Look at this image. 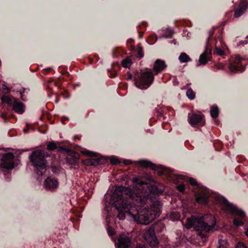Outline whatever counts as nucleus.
I'll return each mask as SVG.
<instances>
[{
  "instance_id": "nucleus-1",
  "label": "nucleus",
  "mask_w": 248,
  "mask_h": 248,
  "mask_svg": "<svg viewBox=\"0 0 248 248\" xmlns=\"http://www.w3.org/2000/svg\"><path fill=\"white\" fill-rule=\"evenodd\" d=\"M133 182L144 189L145 191H137L131 196L124 195L125 187H116L111 195L104 196V214L106 215L107 232L109 236L115 234L113 228L109 224L118 218L124 219L126 216L131 217L138 223L147 225L158 217L161 213L162 204L159 201L160 190L138 177Z\"/></svg>"
},
{
  "instance_id": "nucleus-2",
  "label": "nucleus",
  "mask_w": 248,
  "mask_h": 248,
  "mask_svg": "<svg viewBox=\"0 0 248 248\" xmlns=\"http://www.w3.org/2000/svg\"><path fill=\"white\" fill-rule=\"evenodd\" d=\"M216 224L215 217L211 214H195L191 215L186 219V227L193 228L197 235L205 241L208 237V233L212 231Z\"/></svg>"
},
{
  "instance_id": "nucleus-3",
  "label": "nucleus",
  "mask_w": 248,
  "mask_h": 248,
  "mask_svg": "<svg viewBox=\"0 0 248 248\" xmlns=\"http://www.w3.org/2000/svg\"><path fill=\"white\" fill-rule=\"evenodd\" d=\"M50 155L41 150L34 151L29 156V159L34 168V171L39 176H46L50 169L47 166L46 158Z\"/></svg>"
},
{
  "instance_id": "nucleus-4",
  "label": "nucleus",
  "mask_w": 248,
  "mask_h": 248,
  "mask_svg": "<svg viewBox=\"0 0 248 248\" xmlns=\"http://www.w3.org/2000/svg\"><path fill=\"white\" fill-rule=\"evenodd\" d=\"M218 202L221 204L227 211L236 217L233 219V224L236 226H241L244 224V221H246L245 213L241 209L235 207L224 197L218 195L217 197Z\"/></svg>"
},
{
  "instance_id": "nucleus-5",
  "label": "nucleus",
  "mask_w": 248,
  "mask_h": 248,
  "mask_svg": "<svg viewBox=\"0 0 248 248\" xmlns=\"http://www.w3.org/2000/svg\"><path fill=\"white\" fill-rule=\"evenodd\" d=\"M189 182L191 186L197 189V191L195 192L196 201L199 203L207 205L210 196L209 190L198 183L193 178H189Z\"/></svg>"
},
{
  "instance_id": "nucleus-6",
  "label": "nucleus",
  "mask_w": 248,
  "mask_h": 248,
  "mask_svg": "<svg viewBox=\"0 0 248 248\" xmlns=\"http://www.w3.org/2000/svg\"><path fill=\"white\" fill-rule=\"evenodd\" d=\"M154 80V77L152 72L146 71L142 73L139 78H134V84L140 89L144 90L149 88Z\"/></svg>"
},
{
  "instance_id": "nucleus-7",
  "label": "nucleus",
  "mask_w": 248,
  "mask_h": 248,
  "mask_svg": "<svg viewBox=\"0 0 248 248\" xmlns=\"http://www.w3.org/2000/svg\"><path fill=\"white\" fill-rule=\"evenodd\" d=\"M139 164L144 168H150L152 170L157 171L160 176L165 175L168 177H171L172 170L161 165H156L148 160H140Z\"/></svg>"
},
{
  "instance_id": "nucleus-8",
  "label": "nucleus",
  "mask_w": 248,
  "mask_h": 248,
  "mask_svg": "<svg viewBox=\"0 0 248 248\" xmlns=\"http://www.w3.org/2000/svg\"><path fill=\"white\" fill-rule=\"evenodd\" d=\"M213 31H209V35L206 41L205 49L204 52L201 54L200 56L199 60V63L197 64L198 66L205 65L207 62L211 60L212 46L210 45V41L213 38Z\"/></svg>"
},
{
  "instance_id": "nucleus-9",
  "label": "nucleus",
  "mask_w": 248,
  "mask_h": 248,
  "mask_svg": "<svg viewBox=\"0 0 248 248\" xmlns=\"http://www.w3.org/2000/svg\"><path fill=\"white\" fill-rule=\"evenodd\" d=\"M1 101L3 103L7 104L9 106H13L14 111L20 114L24 112V105L15 97L11 96L3 95L1 97Z\"/></svg>"
},
{
  "instance_id": "nucleus-10",
  "label": "nucleus",
  "mask_w": 248,
  "mask_h": 248,
  "mask_svg": "<svg viewBox=\"0 0 248 248\" xmlns=\"http://www.w3.org/2000/svg\"><path fill=\"white\" fill-rule=\"evenodd\" d=\"M83 154L92 157V158L85 160V164L88 166H97L105 162V159L95 152L85 150L83 151Z\"/></svg>"
},
{
  "instance_id": "nucleus-11",
  "label": "nucleus",
  "mask_w": 248,
  "mask_h": 248,
  "mask_svg": "<svg viewBox=\"0 0 248 248\" xmlns=\"http://www.w3.org/2000/svg\"><path fill=\"white\" fill-rule=\"evenodd\" d=\"M14 159L15 155L12 153L3 154L0 158V168L8 170L13 169L16 166L14 162Z\"/></svg>"
},
{
  "instance_id": "nucleus-12",
  "label": "nucleus",
  "mask_w": 248,
  "mask_h": 248,
  "mask_svg": "<svg viewBox=\"0 0 248 248\" xmlns=\"http://www.w3.org/2000/svg\"><path fill=\"white\" fill-rule=\"evenodd\" d=\"M143 237L150 247H155L158 244V241L154 227H150L143 234Z\"/></svg>"
},
{
  "instance_id": "nucleus-13",
  "label": "nucleus",
  "mask_w": 248,
  "mask_h": 248,
  "mask_svg": "<svg viewBox=\"0 0 248 248\" xmlns=\"http://www.w3.org/2000/svg\"><path fill=\"white\" fill-rule=\"evenodd\" d=\"M243 60V59L239 56L232 59L230 61L229 66L230 70L232 72L244 71L245 68L243 66L241 63Z\"/></svg>"
},
{
  "instance_id": "nucleus-14",
  "label": "nucleus",
  "mask_w": 248,
  "mask_h": 248,
  "mask_svg": "<svg viewBox=\"0 0 248 248\" xmlns=\"http://www.w3.org/2000/svg\"><path fill=\"white\" fill-rule=\"evenodd\" d=\"M2 88L4 90H6V93H10L11 91L12 92H16L19 94L20 95V98L21 100L23 101H26L27 100V97L25 95V93H28L29 91V89H26L23 87H20L19 89H15L13 87H12L11 89H9L6 85H3Z\"/></svg>"
},
{
  "instance_id": "nucleus-15",
  "label": "nucleus",
  "mask_w": 248,
  "mask_h": 248,
  "mask_svg": "<svg viewBox=\"0 0 248 248\" xmlns=\"http://www.w3.org/2000/svg\"><path fill=\"white\" fill-rule=\"evenodd\" d=\"M190 114H188V119L189 120V123L192 126L197 125H203V123L202 119L203 115L202 114H193L189 117Z\"/></svg>"
},
{
  "instance_id": "nucleus-16",
  "label": "nucleus",
  "mask_w": 248,
  "mask_h": 248,
  "mask_svg": "<svg viewBox=\"0 0 248 248\" xmlns=\"http://www.w3.org/2000/svg\"><path fill=\"white\" fill-rule=\"evenodd\" d=\"M118 248H129L131 244V239L125 234H121L118 238Z\"/></svg>"
},
{
  "instance_id": "nucleus-17",
  "label": "nucleus",
  "mask_w": 248,
  "mask_h": 248,
  "mask_svg": "<svg viewBox=\"0 0 248 248\" xmlns=\"http://www.w3.org/2000/svg\"><path fill=\"white\" fill-rule=\"evenodd\" d=\"M248 7V3L245 0H242L238 8L234 11V16L239 17L241 16L246 12Z\"/></svg>"
},
{
  "instance_id": "nucleus-18",
  "label": "nucleus",
  "mask_w": 248,
  "mask_h": 248,
  "mask_svg": "<svg viewBox=\"0 0 248 248\" xmlns=\"http://www.w3.org/2000/svg\"><path fill=\"white\" fill-rule=\"evenodd\" d=\"M44 185L47 189H55L57 187L58 185L57 179L51 176H47L46 179L45 180Z\"/></svg>"
},
{
  "instance_id": "nucleus-19",
  "label": "nucleus",
  "mask_w": 248,
  "mask_h": 248,
  "mask_svg": "<svg viewBox=\"0 0 248 248\" xmlns=\"http://www.w3.org/2000/svg\"><path fill=\"white\" fill-rule=\"evenodd\" d=\"M167 65L165 62L160 59H157L154 64L153 69L155 71V75H157L159 73L162 71L166 67Z\"/></svg>"
},
{
  "instance_id": "nucleus-20",
  "label": "nucleus",
  "mask_w": 248,
  "mask_h": 248,
  "mask_svg": "<svg viewBox=\"0 0 248 248\" xmlns=\"http://www.w3.org/2000/svg\"><path fill=\"white\" fill-rule=\"evenodd\" d=\"M110 163L112 165H121L122 163H124L125 165H128L131 164L132 162L131 160L129 159H119L115 156H112L110 158Z\"/></svg>"
},
{
  "instance_id": "nucleus-21",
  "label": "nucleus",
  "mask_w": 248,
  "mask_h": 248,
  "mask_svg": "<svg viewBox=\"0 0 248 248\" xmlns=\"http://www.w3.org/2000/svg\"><path fill=\"white\" fill-rule=\"evenodd\" d=\"M220 44L221 46V47L219 46H216V47L214 50V54H217V55L224 56L225 55V53L224 51V47H226V45L225 44H222L221 42L220 41Z\"/></svg>"
},
{
  "instance_id": "nucleus-22",
  "label": "nucleus",
  "mask_w": 248,
  "mask_h": 248,
  "mask_svg": "<svg viewBox=\"0 0 248 248\" xmlns=\"http://www.w3.org/2000/svg\"><path fill=\"white\" fill-rule=\"evenodd\" d=\"M179 60L181 63H186L192 61V59L186 53L182 52L179 57Z\"/></svg>"
},
{
  "instance_id": "nucleus-23",
  "label": "nucleus",
  "mask_w": 248,
  "mask_h": 248,
  "mask_svg": "<svg viewBox=\"0 0 248 248\" xmlns=\"http://www.w3.org/2000/svg\"><path fill=\"white\" fill-rule=\"evenodd\" d=\"M211 116L213 118H216L218 117L219 114V109L217 106H213L210 110Z\"/></svg>"
},
{
  "instance_id": "nucleus-24",
  "label": "nucleus",
  "mask_w": 248,
  "mask_h": 248,
  "mask_svg": "<svg viewBox=\"0 0 248 248\" xmlns=\"http://www.w3.org/2000/svg\"><path fill=\"white\" fill-rule=\"evenodd\" d=\"M66 161L68 164L77 165H78V158L75 156L68 157L66 158Z\"/></svg>"
},
{
  "instance_id": "nucleus-25",
  "label": "nucleus",
  "mask_w": 248,
  "mask_h": 248,
  "mask_svg": "<svg viewBox=\"0 0 248 248\" xmlns=\"http://www.w3.org/2000/svg\"><path fill=\"white\" fill-rule=\"evenodd\" d=\"M180 217V214L175 211L171 212L170 215V218L172 221H176L179 219Z\"/></svg>"
},
{
  "instance_id": "nucleus-26",
  "label": "nucleus",
  "mask_w": 248,
  "mask_h": 248,
  "mask_svg": "<svg viewBox=\"0 0 248 248\" xmlns=\"http://www.w3.org/2000/svg\"><path fill=\"white\" fill-rule=\"evenodd\" d=\"M132 62L131 60L128 58L123 60L122 62V64L124 67L128 68L130 66Z\"/></svg>"
},
{
  "instance_id": "nucleus-27",
  "label": "nucleus",
  "mask_w": 248,
  "mask_h": 248,
  "mask_svg": "<svg viewBox=\"0 0 248 248\" xmlns=\"http://www.w3.org/2000/svg\"><path fill=\"white\" fill-rule=\"evenodd\" d=\"M186 95L187 96V97L190 100H193L195 97V94L191 88L187 89L186 92Z\"/></svg>"
},
{
  "instance_id": "nucleus-28",
  "label": "nucleus",
  "mask_w": 248,
  "mask_h": 248,
  "mask_svg": "<svg viewBox=\"0 0 248 248\" xmlns=\"http://www.w3.org/2000/svg\"><path fill=\"white\" fill-rule=\"evenodd\" d=\"M57 149V146L56 143L53 141L49 142L47 145V149L50 151H53Z\"/></svg>"
},
{
  "instance_id": "nucleus-29",
  "label": "nucleus",
  "mask_w": 248,
  "mask_h": 248,
  "mask_svg": "<svg viewBox=\"0 0 248 248\" xmlns=\"http://www.w3.org/2000/svg\"><path fill=\"white\" fill-rule=\"evenodd\" d=\"M173 33L174 32L172 30L168 29L164 33V36L166 38H171L172 36Z\"/></svg>"
},
{
  "instance_id": "nucleus-30",
  "label": "nucleus",
  "mask_w": 248,
  "mask_h": 248,
  "mask_svg": "<svg viewBox=\"0 0 248 248\" xmlns=\"http://www.w3.org/2000/svg\"><path fill=\"white\" fill-rule=\"evenodd\" d=\"M218 243V248H227V242L225 240L219 239Z\"/></svg>"
},
{
  "instance_id": "nucleus-31",
  "label": "nucleus",
  "mask_w": 248,
  "mask_h": 248,
  "mask_svg": "<svg viewBox=\"0 0 248 248\" xmlns=\"http://www.w3.org/2000/svg\"><path fill=\"white\" fill-rule=\"evenodd\" d=\"M235 248H248V247L242 242H238Z\"/></svg>"
},
{
  "instance_id": "nucleus-32",
  "label": "nucleus",
  "mask_w": 248,
  "mask_h": 248,
  "mask_svg": "<svg viewBox=\"0 0 248 248\" xmlns=\"http://www.w3.org/2000/svg\"><path fill=\"white\" fill-rule=\"evenodd\" d=\"M157 40L156 37H153L152 36H150L148 40V42L149 44H153Z\"/></svg>"
},
{
  "instance_id": "nucleus-33",
  "label": "nucleus",
  "mask_w": 248,
  "mask_h": 248,
  "mask_svg": "<svg viewBox=\"0 0 248 248\" xmlns=\"http://www.w3.org/2000/svg\"><path fill=\"white\" fill-rule=\"evenodd\" d=\"M177 190L181 192H184L185 190V186L183 184L179 185L177 186Z\"/></svg>"
},
{
  "instance_id": "nucleus-34",
  "label": "nucleus",
  "mask_w": 248,
  "mask_h": 248,
  "mask_svg": "<svg viewBox=\"0 0 248 248\" xmlns=\"http://www.w3.org/2000/svg\"><path fill=\"white\" fill-rule=\"evenodd\" d=\"M138 54L139 57L141 58L144 56V53L141 47H139L138 49Z\"/></svg>"
},
{
  "instance_id": "nucleus-35",
  "label": "nucleus",
  "mask_w": 248,
  "mask_h": 248,
  "mask_svg": "<svg viewBox=\"0 0 248 248\" xmlns=\"http://www.w3.org/2000/svg\"><path fill=\"white\" fill-rule=\"evenodd\" d=\"M108 72L110 73L109 76L111 78H114L117 76V72L115 70H114L113 72H110V70H108Z\"/></svg>"
},
{
  "instance_id": "nucleus-36",
  "label": "nucleus",
  "mask_w": 248,
  "mask_h": 248,
  "mask_svg": "<svg viewBox=\"0 0 248 248\" xmlns=\"http://www.w3.org/2000/svg\"><path fill=\"white\" fill-rule=\"evenodd\" d=\"M119 49L118 48H116L115 49L113 50L112 51V55H113V57L114 58H118L119 56L118 55H117L116 54H115V52H118L119 51Z\"/></svg>"
},
{
  "instance_id": "nucleus-37",
  "label": "nucleus",
  "mask_w": 248,
  "mask_h": 248,
  "mask_svg": "<svg viewBox=\"0 0 248 248\" xmlns=\"http://www.w3.org/2000/svg\"><path fill=\"white\" fill-rule=\"evenodd\" d=\"M127 77L126 78L127 80H130L132 78L133 76L130 72H127Z\"/></svg>"
},
{
  "instance_id": "nucleus-38",
  "label": "nucleus",
  "mask_w": 248,
  "mask_h": 248,
  "mask_svg": "<svg viewBox=\"0 0 248 248\" xmlns=\"http://www.w3.org/2000/svg\"><path fill=\"white\" fill-rule=\"evenodd\" d=\"M51 69H52L51 68H48L45 69L44 70L45 72V74H46L49 73L51 71Z\"/></svg>"
},
{
  "instance_id": "nucleus-39",
  "label": "nucleus",
  "mask_w": 248,
  "mask_h": 248,
  "mask_svg": "<svg viewBox=\"0 0 248 248\" xmlns=\"http://www.w3.org/2000/svg\"><path fill=\"white\" fill-rule=\"evenodd\" d=\"M61 73L62 75H66L67 76H68L69 75V73L66 70L62 71Z\"/></svg>"
},
{
  "instance_id": "nucleus-40",
  "label": "nucleus",
  "mask_w": 248,
  "mask_h": 248,
  "mask_svg": "<svg viewBox=\"0 0 248 248\" xmlns=\"http://www.w3.org/2000/svg\"><path fill=\"white\" fill-rule=\"evenodd\" d=\"M51 170H52V172L54 173L58 172L57 169L56 167H52L51 168Z\"/></svg>"
},
{
  "instance_id": "nucleus-41",
  "label": "nucleus",
  "mask_w": 248,
  "mask_h": 248,
  "mask_svg": "<svg viewBox=\"0 0 248 248\" xmlns=\"http://www.w3.org/2000/svg\"><path fill=\"white\" fill-rule=\"evenodd\" d=\"M117 66L118 68H120L119 65L118 63H113L111 65L112 68L113 69L114 66Z\"/></svg>"
},
{
  "instance_id": "nucleus-42",
  "label": "nucleus",
  "mask_w": 248,
  "mask_h": 248,
  "mask_svg": "<svg viewBox=\"0 0 248 248\" xmlns=\"http://www.w3.org/2000/svg\"><path fill=\"white\" fill-rule=\"evenodd\" d=\"M158 115L159 116H162L163 115V113H162L161 111H158Z\"/></svg>"
},
{
  "instance_id": "nucleus-43",
  "label": "nucleus",
  "mask_w": 248,
  "mask_h": 248,
  "mask_svg": "<svg viewBox=\"0 0 248 248\" xmlns=\"http://www.w3.org/2000/svg\"><path fill=\"white\" fill-rule=\"evenodd\" d=\"M134 41V40L132 39H129L128 41V42L127 43H133Z\"/></svg>"
},
{
  "instance_id": "nucleus-44",
  "label": "nucleus",
  "mask_w": 248,
  "mask_h": 248,
  "mask_svg": "<svg viewBox=\"0 0 248 248\" xmlns=\"http://www.w3.org/2000/svg\"><path fill=\"white\" fill-rule=\"evenodd\" d=\"M248 43V41L247 40H245L242 42V44H247Z\"/></svg>"
},
{
  "instance_id": "nucleus-45",
  "label": "nucleus",
  "mask_w": 248,
  "mask_h": 248,
  "mask_svg": "<svg viewBox=\"0 0 248 248\" xmlns=\"http://www.w3.org/2000/svg\"><path fill=\"white\" fill-rule=\"evenodd\" d=\"M246 235L248 236V229L246 232Z\"/></svg>"
},
{
  "instance_id": "nucleus-46",
  "label": "nucleus",
  "mask_w": 248,
  "mask_h": 248,
  "mask_svg": "<svg viewBox=\"0 0 248 248\" xmlns=\"http://www.w3.org/2000/svg\"><path fill=\"white\" fill-rule=\"evenodd\" d=\"M222 67H223V65H222L221 66L217 67V68H218V69H222Z\"/></svg>"
},
{
  "instance_id": "nucleus-47",
  "label": "nucleus",
  "mask_w": 248,
  "mask_h": 248,
  "mask_svg": "<svg viewBox=\"0 0 248 248\" xmlns=\"http://www.w3.org/2000/svg\"><path fill=\"white\" fill-rule=\"evenodd\" d=\"M215 149H216V150H217V151H220V150H218L216 148V146H215Z\"/></svg>"
},
{
  "instance_id": "nucleus-48",
  "label": "nucleus",
  "mask_w": 248,
  "mask_h": 248,
  "mask_svg": "<svg viewBox=\"0 0 248 248\" xmlns=\"http://www.w3.org/2000/svg\"><path fill=\"white\" fill-rule=\"evenodd\" d=\"M27 131V130H24V132H26Z\"/></svg>"
},
{
  "instance_id": "nucleus-49",
  "label": "nucleus",
  "mask_w": 248,
  "mask_h": 248,
  "mask_svg": "<svg viewBox=\"0 0 248 248\" xmlns=\"http://www.w3.org/2000/svg\"><path fill=\"white\" fill-rule=\"evenodd\" d=\"M61 68H62V66H60V67H59V70H60L61 69Z\"/></svg>"
},
{
  "instance_id": "nucleus-50",
  "label": "nucleus",
  "mask_w": 248,
  "mask_h": 248,
  "mask_svg": "<svg viewBox=\"0 0 248 248\" xmlns=\"http://www.w3.org/2000/svg\"><path fill=\"white\" fill-rule=\"evenodd\" d=\"M214 41H215V42L216 44H217V42L216 41V40H214Z\"/></svg>"
},
{
  "instance_id": "nucleus-51",
  "label": "nucleus",
  "mask_w": 248,
  "mask_h": 248,
  "mask_svg": "<svg viewBox=\"0 0 248 248\" xmlns=\"http://www.w3.org/2000/svg\"><path fill=\"white\" fill-rule=\"evenodd\" d=\"M54 84H55L56 86H57V84H56V82H55V83H54Z\"/></svg>"
},
{
  "instance_id": "nucleus-52",
  "label": "nucleus",
  "mask_w": 248,
  "mask_h": 248,
  "mask_svg": "<svg viewBox=\"0 0 248 248\" xmlns=\"http://www.w3.org/2000/svg\"><path fill=\"white\" fill-rule=\"evenodd\" d=\"M247 38H248V36H247Z\"/></svg>"
}]
</instances>
